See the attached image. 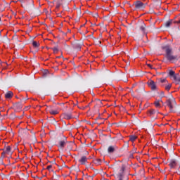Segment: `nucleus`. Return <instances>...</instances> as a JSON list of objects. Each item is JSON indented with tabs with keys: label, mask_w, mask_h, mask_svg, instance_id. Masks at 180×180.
Wrapping results in <instances>:
<instances>
[{
	"label": "nucleus",
	"mask_w": 180,
	"mask_h": 180,
	"mask_svg": "<svg viewBox=\"0 0 180 180\" xmlns=\"http://www.w3.org/2000/svg\"><path fill=\"white\" fill-rule=\"evenodd\" d=\"M13 108L15 110H20L22 109V103H16L13 105Z\"/></svg>",
	"instance_id": "obj_12"
},
{
	"label": "nucleus",
	"mask_w": 180,
	"mask_h": 180,
	"mask_svg": "<svg viewBox=\"0 0 180 180\" xmlns=\"http://www.w3.org/2000/svg\"><path fill=\"white\" fill-rule=\"evenodd\" d=\"M174 80L175 81V83L176 84V85L180 84V75H179V74H176V75H174Z\"/></svg>",
	"instance_id": "obj_13"
},
{
	"label": "nucleus",
	"mask_w": 180,
	"mask_h": 180,
	"mask_svg": "<svg viewBox=\"0 0 180 180\" xmlns=\"http://www.w3.org/2000/svg\"><path fill=\"white\" fill-rule=\"evenodd\" d=\"M155 108H161V104H160V101H155L154 102Z\"/></svg>",
	"instance_id": "obj_22"
},
{
	"label": "nucleus",
	"mask_w": 180,
	"mask_h": 180,
	"mask_svg": "<svg viewBox=\"0 0 180 180\" xmlns=\"http://www.w3.org/2000/svg\"><path fill=\"white\" fill-rule=\"evenodd\" d=\"M52 167H53V166H51V165H49V166L47 167V169H49V170L51 169Z\"/></svg>",
	"instance_id": "obj_32"
},
{
	"label": "nucleus",
	"mask_w": 180,
	"mask_h": 180,
	"mask_svg": "<svg viewBox=\"0 0 180 180\" xmlns=\"http://www.w3.org/2000/svg\"><path fill=\"white\" fill-rule=\"evenodd\" d=\"M96 44H101L102 42L100 40L97 39L96 41Z\"/></svg>",
	"instance_id": "obj_30"
},
{
	"label": "nucleus",
	"mask_w": 180,
	"mask_h": 180,
	"mask_svg": "<svg viewBox=\"0 0 180 180\" xmlns=\"http://www.w3.org/2000/svg\"><path fill=\"white\" fill-rule=\"evenodd\" d=\"M79 162H80L82 165H85V164L88 162V158H86V156H82L79 160Z\"/></svg>",
	"instance_id": "obj_10"
},
{
	"label": "nucleus",
	"mask_w": 180,
	"mask_h": 180,
	"mask_svg": "<svg viewBox=\"0 0 180 180\" xmlns=\"http://www.w3.org/2000/svg\"><path fill=\"white\" fill-rule=\"evenodd\" d=\"M160 113V112H158V110H154V109H150L148 111V116H149V117H153V116H154V115L157 114L158 115Z\"/></svg>",
	"instance_id": "obj_8"
},
{
	"label": "nucleus",
	"mask_w": 180,
	"mask_h": 180,
	"mask_svg": "<svg viewBox=\"0 0 180 180\" xmlns=\"http://www.w3.org/2000/svg\"><path fill=\"white\" fill-rule=\"evenodd\" d=\"M63 117L64 119H67V120H70V119H72V114L70 112H65L63 113Z\"/></svg>",
	"instance_id": "obj_11"
},
{
	"label": "nucleus",
	"mask_w": 180,
	"mask_h": 180,
	"mask_svg": "<svg viewBox=\"0 0 180 180\" xmlns=\"http://www.w3.org/2000/svg\"><path fill=\"white\" fill-rule=\"evenodd\" d=\"M4 152L8 155L12 154V148H11V146H7L4 150Z\"/></svg>",
	"instance_id": "obj_17"
},
{
	"label": "nucleus",
	"mask_w": 180,
	"mask_h": 180,
	"mask_svg": "<svg viewBox=\"0 0 180 180\" xmlns=\"http://www.w3.org/2000/svg\"><path fill=\"white\" fill-rule=\"evenodd\" d=\"M66 145H67V139H65L58 142L57 147H58L59 148H64V147H65Z\"/></svg>",
	"instance_id": "obj_5"
},
{
	"label": "nucleus",
	"mask_w": 180,
	"mask_h": 180,
	"mask_svg": "<svg viewBox=\"0 0 180 180\" xmlns=\"http://www.w3.org/2000/svg\"><path fill=\"white\" fill-rule=\"evenodd\" d=\"M135 122H136V123H139V120L137 117L135 118Z\"/></svg>",
	"instance_id": "obj_33"
},
{
	"label": "nucleus",
	"mask_w": 180,
	"mask_h": 180,
	"mask_svg": "<svg viewBox=\"0 0 180 180\" xmlns=\"http://www.w3.org/2000/svg\"><path fill=\"white\" fill-rule=\"evenodd\" d=\"M174 23V21L172 20H169L165 22L166 27H169Z\"/></svg>",
	"instance_id": "obj_20"
},
{
	"label": "nucleus",
	"mask_w": 180,
	"mask_h": 180,
	"mask_svg": "<svg viewBox=\"0 0 180 180\" xmlns=\"http://www.w3.org/2000/svg\"><path fill=\"white\" fill-rule=\"evenodd\" d=\"M94 18H96V16H98V14L96 13L94 15Z\"/></svg>",
	"instance_id": "obj_36"
},
{
	"label": "nucleus",
	"mask_w": 180,
	"mask_h": 180,
	"mask_svg": "<svg viewBox=\"0 0 180 180\" xmlns=\"http://www.w3.org/2000/svg\"><path fill=\"white\" fill-rule=\"evenodd\" d=\"M136 150H137V148H134V153H136Z\"/></svg>",
	"instance_id": "obj_39"
},
{
	"label": "nucleus",
	"mask_w": 180,
	"mask_h": 180,
	"mask_svg": "<svg viewBox=\"0 0 180 180\" xmlns=\"http://www.w3.org/2000/svg\"><path fill=\"white\" fill-rule=\"evenodd\" d=\"M167 106H168L170 109V112H174V105H172V101H171V98H169L166 101Z\"/></svg>",
	"instance_id": "obj_9"
},
{
	"label": "nucleus",
	"mask_w": 180,
	"mask_h": 180,
	"mask_svg": "<svg viewBox=\"0 0 180 180\" xmlns=\"http://www.w3.org/2000/svg\"><path fill=\"white\" fill-rule=\"evenodd\" d=\"M134 6L136 9H144L146 8V4L141 2V1H135Z\"/></svg>",
	"instance_id": "obj_2"
},
{
	"label": "nucleus",
	"mask_w": 180,
	"mask_h": 180,
	"mask_svg": "<svg viewBox=\"0 0 180 180\" xmlns=\"http://www.w3.org/2000/svg\"><path fill=\"white\" fill-rule=\"evenodd\" d=\"M155 119H157V117L153 118V120H155Z\"/></svg>",
	"instance_id": "obj_46"
},
{
	"label": "nucleus",
	"mask_w": 180,
	"mask_h": 180,
	"mask_svg": "<svg viewBox=\"0 0 180 180\" xmlns=\"http://www.w3.org/2000/svg\"><path fill=\"white\" fill-rule=\"evenodd\" d=\"M53 164H56V161L52 162Z\"/></svg>",
	"instance_id": "obj_45"
},
{
	"label": "nucleus",
	"mask_w": 180,
	"mask_h": 180,
	"mask_svg": "<svg viewBox=\"0 0 180 180\" xmlns=\"http://www.w3.org/2000/svg\"><path fill=\"white\" fill-rule=\"evenodd\" d=\"M162 96H164V92L162 91Z\"/></svg>",
	"instance_id": "obj_43"
},
{
	"label": "nucleus",
	"mask_w": 180,
	"mask_h": 180,
	"mask_svg": "<svg viewBox=\"0 0 180 180\" xmlns=\"http://www.w3.org/2000/svg\"><path fill=\"white\" fill-rule=\"evenodd\" d=\"M61 57H63V56H58L57 58H61Z\"/></svg>",
	"instance_id": "obj_38"
},
{
	"label": "nucleus",
	"mask_w": 180,
	"mask_h": 180,
	"mask_svg": "<svg viewBox=\"0 0 180 180\" xmlns=\"http://www.w3.org/2000/svg\"><path fill=\"white\" fill-rule=\"evenodd\" d=\"M32 45H33L34 47H36V48H37L40 46V44L39 43H37V41H34L32 42Z\"/></svg>",
	"instance_id": "obj_24"
},
{
	"label": "nucleus",
	"mask_w": 180,
	"mask_h": 180,
	"mask_svg": "<svg viewBox=\"0 0 180 180\" xmlns=\"http://www.w3.org/2000/svg\"><path fill=\"white\" fill-rule=\"evenodd\" d=\"M140 30L143 32V33H146V24L143 23L140 27H139Z\"/></svg>",
	"instance_id": "obj_19"
},
{
	"label": "nucleus",
	"mask_w": 180,
	"mask_h": 180,
	"mask_svg": "<svg viewBox=\"0 0 180 180\" xmlns=\"http://www.w3.org/2000/svg\"><path fill=\"white\" fill-rule=\"evenodd\" d=\"M28 98H22L24 101H27Z\"/></svg>",
	"instance_id": "obj_41"
},
{
	"label": "nucleus",
	"mask_w": 180,
	"mask_h": 180,
	"mask_svg": "<svg viewBox=\"0 0 180 180\" xmlns=\"http://www.w3.org/2000/svg\"><path fill=\"white\" fill-rule=\"evenodd\" d=\"M174 23H180V20L179 21H174Z\"/></svg>",
	"instance_id": "obj_35"
},
{
	"label": "nucleus",
	"mask_w": 180,
	"mask_h": 180,
	"mask_svg": "<svg viewBox=\"0 0 180 180\" xmlns=\"http://www.w3.org/2000/svg\"><path fill=\"white\" fill-rule=\"evenodd\" d=\"M58 105H60V106H64V103H58Z\"/></svg>",
	"instance_id": "obj_34"
},
{
	"label": "nucleus",
	"mask_w": 180,
	"mask_h": 180,
	"mask_svg": "<svg viewBox=\"0 0 180 180\" xmlns=\"http://www.w3.org/2000/svg\"><path fill=\"white\" fill-rule=\"evenodd\" d=\"M172 86V84H169L167 86H165V89L166 91H169V89H171V87Z\"/></svg>",
	"instance_id": "obj_25"
},
{
	"label": "nucleus",
	"mask_w": 180,
	"mask_h": 180,
	"mask_svg": "<svg viewBox=\"0 0 180 180\" xmlns=\"http://www.w3.org/2000/svg\"><path fill=\"white\" fill-rule=\"evenodd\" d=\"M158 101H159V102H162V100H161V99H160V100H158Z\"/></svg>",
	"instance_id": "obj_44"
},
{
	"label": "nucleus",
	"mask_w": 180,
	"mask_h": 180,
	"mask_svg": "<svg viewBox=\"0 0 180 180\" xmlns=\"http://www.w3.org/2000/svg\"><path fill=\"white\" fill-rule=\"evenodd\" d=\"M169 75H170V77H172L174 79V75H176V74H175V72L174 70H169Z\"/></svg>",
	"instance_id": "obj_23"
},
{
	"label": "nucleus",
	"mask_w": 180,
	"mask_h": 180,
	"mask_svg": "<svg viewBox=\"0 0 180 180\" xmlns=\"http://www.w3.org/2000/svg\"><path fill=\"white\" fill-rule=\"evenodd\" d=\"M72 46L73 49L75 50H77V51H79L81 50V48L82 47V44H79V41H76L72 44Z\"/></svg>",
	"instance_id": "obj_4"
},
{
	"label": "nucleus",
	"mask_w": 180,
	"mask_h": 180,
	"mask_svg": "<svg viewBox=\"0 0 180 180\" xmlns=\"http://www.w3.org/2000/svg\"><path fill=\"white\" fill-rule=\"evenodd\" d=\"M19 2H23V0H18Z\"/></svg>",
	"instance_id": "obj_40"
},
{
	"label": "nucleus",
	"mask_w": 180,
	"mask_h": 180,
	"mask_svg": "<svg viewBox=\"0 0 180 180\" xmlns=\"http://www.w3.org/2000/svg\"><path fill=\"white\" fill-rule=\"evenodd\" d=\"M96 161L98 164H101V162H102V160L101 159H97Z\"/></svg>",
	"instance_id": "obj_31"
},
{
	"label": "nucleus",
	"mask_w": 180,
	"mask_h": 180,
	"mask_svg": "<svg viewBox=\"0 0 180 180\" xmlns=\"http://www.w3.org/2000/svg\"><path fill=\"white\" fill-rule=\"evenodd\" d=\"M169 165L171 168H174L176 166V161L175 160H170Z\"/></svg>",
	"instance_id": "obj_16"
},
{
	"label": "nucleus",
	"mask_w": 180,
	"mask_h": 180,
	"mask_svg": "<svg viewBox=\"0 0 180 180\" xmlns=\"http://www.w3.org/2000/svg\"><path fill=\"white\" fill-rule=\"evenodd\" d=\"M5 154H6L5 152H4V150L2 152V153H1V157L3 158H5Z\"/></svg>",
	"instance_id": "obj_29"
},
{
	"label": "nucleus",
	"mask_w": 180,
	"mask_h": 180,
	"mask_svg": "<svg viewBox=\"0 0 180 180\" xmlns=\"http://www.w3.org/2000/svg\"><path fill=\"white\" fill-rule=\"evenodd\" d=\"M115 147L114 146H109L108 148V153L109 154H112L113 153H115Z\"/></svg>",
	"instance_id": "obj_18"
},
{
	"label": "nucleus",
	"mask_w": 180,
	"mask_h": 180,
	"mask_svg": "<svg viewBox=\"0 0 180 180\" xmlns=\"http://www.w3.org/2000/svg\"><path fill=\"white\" fill-rule=\"evenodd\" d=\"M162 50L165 51L164 56L167 61H169L170 63H175V61H178V56L174 55V50L171 45L167 44L162 46Z\"/></svg>",
	"instance_id": "obj_1"
},
{
	"label": "nucleus",
	"mask_w": 180,
	"mask_h": 180,
	"mask_svg": "<svg viewBox=\"0 0 180 180\" xmlns=\"http://www.w3.org/2000/svg\"><path fill=\"white\" fill-rule=\"evenodd\" d=\"M148 86L150 88V89L152 91H157V89H158V88H157V83L155 82L154 81L149 80L148 82Z\"/></svg>",
	"instance_id": "obj_3"
},
{
	"label": "nucleus",
	"mask_w": 180,
	"mask_h": 180,
	"mask_svg": "<svg viewBox=\"0 0 180 180\" xmlns=\"http://www.w3.org/2000/svg\"><path fill=\"white\" fill-rule=\"evenodd\" d=\"M160 82H162V84H164V82H167V79H161Z\"/></svg>",
	"instance_id": "obj_27"
},
{
	"label": "nucleus",
	"mask_w": 180,
	"mask_h": 180,
	"mask_svg": "<svg viewBox=\"0 0 180 180\" xmlns=\"http://www.w3.org/2000/svg\"><path fill=\"white\" fill-rule=\"evenodd\" d=\"M28 4L25 6V9L27 11H32L34 8V4H33V0H28Z\"/></svg>",
	"instance_id": "obj_7"
},
{
	"label": "nucleus",
	"mask_w": 180,
	"mask_h": 180,
	"mask_svg": "<svg viewBox=\"0 0 180 180\" xmlns=\"http://www.w3.org/2000/svg\"><path fill=\"white\" fill-rule=\"evenodd\" d=\"M126 169V166L122 165L121 167H120V172L117 174L118 178H123V174H124V170Z\"/></svg>",
	"instance_id": "obj_6"
},
{
	"label": "nucleus",
	"mask_w": 180,
	"mask_h": 180,
	"mask_svg": "<svg viewBox=\"0 0 180 180\" xmlns=\"http://www.w3.org/2000/svg\"><path fill=\"white\" fill-rule=\"evenodd\" d=\"M12 96H13V93L12 91H8L7 93H6L5 94V98L6 99H11V98H12Z\"/></svg>",
	"instance_id": "obj_15"
},
{
	"label": "nucleus",
	"mask_w": 180,
	"mask_h": 180,
	"mask_svg": "<svg viewBox=\"0 0 180 180\" xmlns=\"http://www.w3.org/2000/svg\"><path fill=\"white\" fill-rule=\"evenodd\" d=\"M147 66L149 67V68H150L151 70H154V68H153V65H151L150 64H147Z\"/></svg>",
	"instance_id": "obj_28"
},
{
	"label": "nucleus",
	"mask_w": 180,
	"mask_h": 180,
	"mask_svg": "<svg viewBox=\"0 0 180 180\" xmlns=\"http://www.w3.org/2000/svg\"><path fill=\"white\" fill-rule=\"evenodd\" d=\"M137 139V136H134V135H131L129 136V140L130 141H134Z\"/></svg>",
	"instance_id": "obj_21"
},
{
	"label": "nucleus",
	"mask_w": 180,
	"mask_h": 180,
	"mask_svg": "<svg viewBox=\"0 0 180 180\" xmlns=\"http://www.w3.org/2000/svg\"><path fill=\"white\" fill-rule=\"evenodd\" d=\"M130 158H133V155H130Z\"/></svg>",
	"instance_id": "obj_42"
},
{
	"label": "nucleus",
	"mask_w": 180,
	"mask_h": 180,
	"mask_svg": "<svg viewBox=\"0 0 180 180\" xmlns=\"http://www.w3.org/2000/svg\"><path fill=\"white\" fill-rule=\"evenodd\" d=\"M15 98H18V96H16Z\"/></svg>",
	"instance_id": "obj_48"
},
{
	"label": "nucleus",
	"mask_w": 180,
	"mask_h": 180,
	"mask_svg": "<svg viewBox=\"0 0 180 180\" xmlns=\"http://www.w3.org/2000/svg\"><path fill=\"white\" fill-rule=\"evenodd\" d=\"M48 108L49 109V111L51 115H58V111L57 110H53V109H51V105L48 106Z\"/></svg>",
	"instance_id": "obj_14"
},
{
	"label": "nucleus",
	"mask_w": 180,
	"mask_h": 180,
	"mask_svg": "<svg viewBox=\"0 0 180 180\" xmlns=\"http://www.w3.org/2000/svg\"><path fill=\"white\" fill-rule=\"evenodd\" d=\"M91 105V103H89V105H86L85 108H89V105Z\"/></svg>",
	"instance_id": "obj_37"
},
{
	"label": "nucleus",
	"mask_w": 180,
	"mask_h": 180,
	"mask_svg": "<svg viewBox=\"0 0 180 180\" xmlns=\"http://www.w3.org/2000/svg\"><path fill=\"white\" fill-rule=\"evenodd\" d=\"M52 50L53 51V53L56 54L57 53H58V46H56L54 48H52Z\"/></svg>",
	"instance_id": "obj_26"
},
{
	"label": "nucleus",
	"mask_w": 180,
	"mask_h": 180,
	"mask_svg": "<svg viewBox=\"0 0 180 180\" xmlns=\"http://www.w3.org/2000/svg\"><path fill=\"white\" fill-rule=\"evenodd\" d=\"M22 131H26V129H22Z\"/></svg>",
	"instance_id": "obj_47"
}]
</instances>
